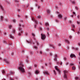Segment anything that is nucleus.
Instances as JSON below:
<instances>
[{"label":"nucleus","mask_w":80,"mask_h":80,"mask_svg":"<svg viewBox=\"0 0 80 80\" xmlns=\"http://www.w3.org/2000/svg\"><path fill=\"white\" fill-rule=\"evenodd\" d=\"M56 22H58V20H57V19H56Z\"/></svg>","instance_id":"nucleus-57"},{"label":"nucleus","mask_w":80,"mask_h":80,"mask_svg":"<svg viewBox=\"0 0 80 80\" xmlns=\"http://www.w3.org/2000/svg\"><path fill=\"white\" fill-rule=\"evenodd\" d=\"M53 72L55 75H56L57 74V72H56L55 71V70H54Z\"/></svg>","instance_id":"nucleus-34"},{"label":"nucleus","mask_w":80,"mask_h":80,"mask_svg":"<svg viewBox=\"0 0 80 80\" xmlns=\"http://www.w3.org/2000/svg\"><path fill=\"white\" fill-rule=\"evenodd\" d=\"M36 80H38V78H36Z\"/></svg>","instance_id":"nucleus-64"},{"label":"nucleus","mask_w":80,"mask_h":80,"mask_svg":"<svg viewBox=\"0 0 80 80\" xmlns=\"http://www.w3.org/2000/svg\"><path fill=\"white\" fill-rule=\"evenodd\" d=\"M63 72L64 73V78H65V79H67V75H66L67 73H68V72H67V70H64Z\"/></svg>","instance_id":"nucleus-3"},{"label":"nucleus","mask_w":80,"mask_h":80,"mask_svg":"<svg viewBox=\"0 0 80 80\" xmlns=\"http://www.w3.org/2000/svg\"><path fill=\"white\" fill-rule=\"evenodd\" d=\"M20 67H19V69L20 70L22 73H25V69L23 67L24 65L22 63V62H21L19 64Z\"/></svg>","instance_id":"nucleus-1"},{"label":"nucleus","mask_w":80,"mask_h":80,"mask_svg":"<svg viewBox=\"0 0 80 80\" xmlns=\"http://www.w3.org/2000/svg\"><path fill=\"white\" fill-rule=\"evenodd\" d=\"M3 43H7V41H4Z\"/></svg>","instance_id":"nucleus-38"},{"label":"nucleus","mask_w":80,"mask_h":80,"mask_svg":"<svg viewBox=\"0 0 80 80\" xmlns=\"http://www.w3.org/2000/svg\"><path fill=\"white\" fill-rule=\"evenodd\" d=\"M72 27L73 28H75V25H74V24H72Z\"/></svg>","instance_id":"nucleus-32"},{"label":"nucleus","mask_w":80,"mask_h":80,"mask_svg":"<svg viewBox=\"0 0 80 80\" xmlns=\"http://www.w3.org/2000/svg\"><path fill=\"white\" fill-rule=\"evenodd\" d=\"M11 55H14V53L13 52H12L11 53Z\"/></svg>","instance_id":"nucleus-50"},{"label":"nucleus","mask_w":80,"mask_h":80,"mask_svg":"<svg viewBox=\"0 0 80 80\" xmlns=\"http://www.w3.org/2000/svg\"><path fill=\"white\" fill-rule=\"evenodd\" d=\"M75 79H76V80H78V77H76V78H75Z\"/></svg>","instance_id":"nucleus-43"},{"label":"nucleus","mask_w":80,"mask_h":80,"mask_svg":"<svg viewBox=\"0 0 80 80\" xmlns=\"http://www.w3.org/2000/svg\"><path fill=\"white\" fill-rule=\"evenodd\" d=\"M40 30H42V28H40Z\"/></svg>","instance_id":"nucleus-63"},{"label":"nucleus","mask_w":80,"mask_h":80,"mask_svg":"<svg viewBox=\"0 0 80 80\" xmlns=\"http://www.w3.org/2000/svg\"><path fill=\"white\" fill-rule=\"evenodd\" d=\"M70 57L71 58H73V57H76V56L75 54H71Z\"/></svg>","instance_id":"nucleus-7"},{"label":"nucleus","mask_w":80,"mask_h":80,"mask_svg":"<svg viewBox=\"0 0 80 80\" xmlns=\"http://www.w3.org/2000/svg\"><path fill=\"white\" fill-rule=\"evenodd\" d=\"M49 45L50 47H52L53 48H54V49L55 48V47L54 46H53V45L50 44Z\"/></svg>","instance_id":"nucleus-16"},{"label":"nucleus","mask_w":80,"mask_h":80,"mask_svg":"<svg viewBox=\"0 0 80 80\" xmlns=\"http://www.w3.org/2000/svg\"><path fill=\"white\" fill-rule=\"evenodd\" d=\"M31 10H33V8H31Z\"/></svg>","instance_id":"nucleus-60"},{"label":"nucleus","mask_w":80,"mask_h":80,"mask_svg":"<svg viewBox=\"0 0 80 80\" xmlns=\"http://www.w3.org/2000/svg\"><path fill=\"white\" fill-rule=\"evenodd\" d=\"M29 61L28 60V59H26V62L27 63H28Z\"/></svg>","instance_id":"nucleus-42"},{"label":"nucleus","mask_w":80,"mask_h":80,"mask_svg":"<svg viewBox=\"0 0 80 80\" xmlns=\"http://www.w3.org/2000/svg\"><path fill=\"white\" fill-rule=\"evenodd\" d=\"M32 36H33V37H35V34L33 33H32Z\"/></svg>","instance_id":"nucleus-33"},{"label":"nucleus","mask_w":80,"mask_h":80,"mask_svg":"<svg viewBox=\"0 0 80 80\" xmlns=\"http://www.w3.org/2000/svg\"><path fill=\"white\" fill-rule=\"evenodd\" d=\"M67 17H65L64 18L63 20L64 21H66V20H67Z\"/></svg>","instance_id":"nucleus-22"},{"label":"nucleus","mask_w":80,"mask_h":80,"mask_svg":"<svg viewBox=\"0 0 80 80\" xmlns=\"http://www.w3.org/2000/svg\"><path fill=\"white\" fill-rule=\"evenodd\" d=\"M47 31H49V30H50V29H49V28H48L47 29Z\"/></svg>","instance_id":"nucleus-44"},{"label":"nucleus","mask_w":80,"mask_h":80,"mask_svg":"<svg viewBox=\"0 0 80 80\" xmlns=\"http://www.w3.org/2000/svg\"><path fill=\"white\" fill-rule=\"evenodd\" d=\"M67 59L66 58L64 57V60H67Z\"/></svg>","instance_id":"nucleus-35"},{"label":"nucleus","mask_w":80,"mask_h":80,"mask_svg":"<svg viewBox=\"0 0 80 80\" xmlns=\"http://www.w3.org/2000/svg\"><path fill=\"white\" fill-rule=\"evenodd\" d=\"M7 3L8 4H10V2L8 1H7Z\"/></svg>","instance_id":"nucleus-37"},{"label":"nucleus","mask_w":80,"mask_h":80,"mask_svg":"<svg viewBox=\"0 0 80 80\" xmlns=\"http://www.w3.org/2000/svg\"><path fill=\"white\" fill-rule=\"evenodd\" d=\"M19 30V33L18 34V36H20L21 35H22L23 34V31L22 30V29L19 27L18 29Z\"/></svg>","instance_id":"nucleus-2"},{"label":"nucleus","mask_w":80,"mask_h":80,"mask_svg":"<svg viewBox=\"0 0 80 80\" xmlns=\"http://www.w3.org/2000/svg\"><path fill=\"white\" fill-rule=\"evenodd\" d=\"M73 13L74 14V15L75 16H76V14H75V12H73Z\"/></svg>","instance_id":"nucleus-39"},{"label":"nucleus","mask_w":80,"mask_h":80,"mask_svg":"<svg viewBox=\"0 0 80 80\" xmlns=\"http://www.w3.org/2000/svg\"><path fill=\"white\" fill-rule=\"evenodd\" d=\"M76 69L75 67V66H73L72 67V69L73 70H75V69Z\"/></svg>","instance_id":"nucleus-21"},{"label":"nucleus","mask_w":80,"mask_h":80,"mask_svg":"<svg viewBox=\"0 0 80 80\" xmlns=\"http://www.w3.org/2000/svg\"><path fill=\"white\" fill-rule=\"evenodd\" d=\"M65 42H66L67 43H69V41H68V39H65Z\"/></svg>","instance_id":"nucleus-17"},{"label":"nucleus","mask_w":80,"mask_h":80,"mask_svg":"<svg viewBox=\"0 0 80 80\" xmlns=\"http://www.w3.org/2000/svg\"><path fill=\"white\" fill-rule=\"evenodd\" d=\"M8 28H12V26L11 25H10Z\"/></svg>","instance_id":"nucleus-30"},{"label":"nucleus","mask_w":80,"mask_h":80,"mask_svg":"<svg viewBox=\"0 0 80 80\" xmlns=\"http://www.w3.org/2000/svg\"><path fill=\"white\" fill-rule=\"evenodd\" d=\"M40 53H41V54H42V51H40Z\"/></svg>","instance_id":"nucleus-41"},{"label":"nucleus","mask_w":80,"mask_h":80,"mask_svg":"<svg viewBox=\"0 0 80 80\" xmlns=\"http://www.w3.org/2000/svg\"><path fill=\"white\" fill-rule=\"evenodd\" d=\"M0 8H1L2 10V11H3V10H4V9H3V6H2V5H0Z\"/></svg>","instance_id":"nucleus-10"},{"label":"nucleus","mask_w":80,"mask_h":80,"mask_svg":"<svg viewBox=\"0 0 80 80\" xmlns=\"http://www.w3.org/2000/svg\"><path fill=\"white\" fill-rule=\"evenodd\" d=\"M72 48L73 49V50H78V48H74V47H73Z\"/></svg>","instance_id":"nucleus-20"},{"label":"nucleus","mask_w":80,"mask_h":80,"mask_svg":"<svg viewBox=\"0 0 80 80\" xmlns=\"http://www.w3.org/2000/svg\"><path fill=\"white\" fill-rule=\"evenodd\" d=\"M72 31H73V32H75V30L73 29H72Z\"/></svg>","instance_id":"nucleus-52"},{"label":"nucleus","mask_w":80,"mask_h":80,"mask_svg":"<svg viewBox=\"0 0 80 80\" xmlns=\"http://www.w3.org/2000/svg\"><path fill=\"white\" fill-rule=\"evenodd\" d=\"M78 44L79 45V46H80V43H78Z\"/></svg>","instance_id":"nucleus-59"},{"label":"nucleus","mask_w":80,"mask_h":80,"mask_svg":"<svg viewBox=\"0 0 80 80\" xmlns=\"http://www.w3.org/2000/svg\"><path fill=\"white\" fill-rule=\"evenodd\" d=\"M70 65V66H73V65H74V64H73V63H71Z\"/></svg>","instance_id":"nucleus-31"},{"label":"nucleus","mask_w":80,"mask_h":80,"mask_svg":"<svg viewBox=\"0 0 80 80\" xmlns=\"http://www.w3.org/2000/svg\"><path fill=\"white\" fill-rule=\"evenodd\" d=\"M58 17L60 18V19H62V16L61 14H60L58 15Z\"/></svg>","instance_id":"nucleus-11"},{"label":"nucleus","mask_w":80,"mask_h":80,"mask_svg":"<svg viewBox=\"0 0 80 80\" xmlns=\"http://www.w3.org/2000/svg\"><path fill=\"white\" fill-rule=\"evenodd\" d=\"M15 73V72H13L11 71L10 72L9 74L10 75H13Z\"/></svg>","instance_id":"nucleus-12"},{"label":"nucleus","mask_w":80,"mask_h":80,"mask_svg":"<svg viewBox=\"0 0 80 80\" xmlns=\"http://www.w3.org/2000/svg\"><path fill=\"white\" fill-rule=\"evenodd\" d=\"M25 35L27 36V35H28V33H25Z\"/></svg>","instance_id":"nucleus-62"},{"label":"nucleus","mask_w":80,"mask_h":80,"mask_svg":"<svg viewBox=\"0 0 80 80\" xmlns=\"http://www.w3.org/2000/svg\"><path fill=\"white\" fill-rule=\"evenodd\" d=\"M10 38H14V37L13 36L12 34H10Z\"/></svg>","instance_id":"nucleus-15"},{"label":"nucleus","mask_w":80,"mask_h":80,"mask_svg":"<svg viewBox=\"0 0 80 80\" xmlns=\"http://www.w3.org/2000/svg\"><path fill=\"white\" fill-rule=\"evenodd\" d=\"M57 55H56L54 56V60L55 61H57Z\"/></svg>","instance_id":"nucleus-8"},{"label":"nucleus","mask_w":80,"mask_h":80,"mask_svg":"<svg viewBox=\"0 0 80 80\" xmlns=\"http://www.w3.org/2000/svg\"><path fill=\"white\" fill-rule=\"evenodd\" d=\"M72 4H76L75 1H73L72 2Z\"/></svg>","instance_id":"nucleus-23"},{"label":"nucleus","mask_w":80,"mask_h":80,"mask_svg":"<svg viewBox=\"0 0 80 80\" xmlns=\"http://www.w3.org/2000/svg\"><path fill=\"white\" fill-rule=\"evenodd\" d=\"M2 73L3 74H5V72L4 70H2Z\"/></svg>","instance_id":"nucleus-29"},{"label":"nucleus","mask_w":80,"mask_h":80,"mask_svg":"<svg viewBox=\"0 0 80 80\" xmlns=\"http://www.w3.org/2000/svg\"><path fill=\"white\" fill-rule=\"evenodd\" d=\"M9 44L10 45H12V43H11V42L10 41H9Z\"/></svg>","instance_id":"nucleus-27"},{"label":"nucleus","mask_w":80,"mask_h":80,"mask_svg":"<svg viewBox=\"0 0 80 80\" xmlns=\"http://www.w3.org/2000/svg\"><path fill=\"white\" fill-rule=\"evenodd\" d=\"M45 25H46V26H48V25H49V24H48V22L45 23Z\"/></svg>","instance_id":"nucleus-24"},{"label":"nucleus","mask_w":80,"mask_h":80,"mask_svg":"<svg viewBox=\"0 0 80 80\" xmlns=\"http://www.w3.org/2000/svg\"><path fill=\"white\" fill-rule=\"evenodd\" d=\"M60 65H62V62H60Z\"/></svg>","instance_id":"nucleus-46"},{"label":"nucleus","mask_w":80,"mask_h":80,"mask_svg":"<svg viewBox=\"0 0 80 80\" xmlns=\"http://www.w3.org/2000/svg\"><path fill=\"white\" fill-rule=\"evenodd\" d=\"M80 18V15L78 16V18Z\"/></svg>","instance_id":"nucleus-54"},{"label":"nucleus","mask_w":80,"mask_h":80,"mask_svg":"<svg viewBox=\"0 0 80 80\" xmlns=\"http://www.w3.org/2000/svg\"><path fill=\"white\" fill-rule=\"evenodd\" d=\"M29 7V4H28L27 5V7Z\"/></svg>","instance_id":"nucleus-53"},{"label":"nucleus","mask_w":80,"mask_h":80,"mask_svg":"<svg viewBox=\"0 0 80 80\" xmlns=\"http://www.w3.org/2000/svg\"><path fill=\"white\" fill-rule=\"evenodd\" d=\"M34 48H36V49H37L38 48V47H36V46H34Z\"/></svg>","instance_id":"nucleus-36"},{"label":"nucleus","mask_w":80,"mask_h":80,"mask_svg":"<svg viewBox=\"0 0 80 80\" xmlns=\"http://www.w3.org/2000/svg\"><path fill=\"white\" fill-rule=\"evenodd\" d=\"M32 20L33 22H35V23L36 25H37V24H38V21H37V20L35 19V18H32Z\"/></svg>","instance_id":"nucleus-5"},{"label":"nucleus","mask_w":80,"mask_h":80,"mask_svg":"<svg viewBox=\"0 0 80 80\" xmlns=\"http://www.w3.org/2000/svg\"><path fill=\"white\" fill-rule=\"evenodd\" d=\"M13 22H15V19H14L13 20Z\"/></svg>","instance_id":"nucleus-56"},{"label":"nucleus","mask_w":80,"mask_h":80,"mask_svg":"<svg viewBox=\"0 0 80 80\" xmlns=\"http://www.w3.org/2000/svg\"><path fill=\"white\" fill-rule=\"evenodd\" d=\"M27 42H28V43H31L32 42L31 41H30V42L28 41H27Z\"/></svg>","instance_id":"nucleus-45"},{"label":"nucleus","mask_w":80,"mask_h":80,"mask_svg":"<svg viewBox=\"0 0 80 80\" xmlns=\"http://www.w3.org/2000/svg\"><path fill=\"white\" fill-rule=\"evenodd\" d=\"M41 35L42 40H45L46 38V36L45 34H41Z\"/></svg>","instance_id":"nucleus-4"},{"label":"nucleus","mask_w":80,"mask_h":80,"mask_svg":"<svg viewBox=\"0 0 80 80\" xmlns=\"http://www.w3.org/2000/svg\"><path fill=\"white\" fill-rule=\"evenodd\" d=\"M41 18V17L40 15H39L38 16V19H40Z\"/></svg>","instance_id":"nucleus-28"},{"label":"nucleus","mask_w":80,"mask_h":80,"mask_svg":"<svg viewBox=\"0 0 80 80\" xmlns=\"http://www.w3.org/2000/svg\"><path fill=\"white\" fill-rule=\"evenodd\" d=\"M5 62H6V63H8V64H9V62L6 61V60H4Z\"/></svg>","instance_id":"nucleus-26"},{"label":"nucleus","mask_w":80,"mask_h":80,"mask_svg":"<svg viewBox=\"0 0 80 80\" xmlns=\"http://www.w3.org/2000/svg\"><path fill=\"white\" fill-rule=\"evenodd\" d=\"M5 21H6V22H8V19H6L5 20Z\"/></svg>","instance_id":"nucleus-40"},{"label":"nucleus","mask_w":80,"mask_h":80,"mask_svg":"<svg viewBox=\"0 0 80 80\" xmlns=\"http://www.w3.org/2000/svg\"><path fill=\"white\" fill-rule=\"evenodd\" d=\"M79 33H80V32L78 31V34H79Z\"/></svg>","instance_id":"nucleus-61"},{"label":"nucleus","mask_w":80,"mask_h":80,"mask_svg":"<svg viewBox=\"0 0 80 80\" xmlns=\"http://www.w3.org/2000/svg\"><path fill=\"white\" fill-rule=\"evenodd\" d=\"M77 23L78 24H80V22L78 21H77Z\"/></svg>","instance_id":"nucleus-47"},{"label":"nucleus","mask_w":80,"mask_h":80,"mask_svg":"<svg viewBox=\"0 0 80 80\" xmlns=\"http://www.w3.org/2000/svg\"><path fill=\"white\" fill-rule=\"evenodd\" d=\"M12 32L13 33H16V31H15V29H13L12 30Z\"/></svg>","instance_id":"nucleus-14"},{"label":"nucleus","mask_w":80,"mask_h":80,"mask_svg":"<svg viewBox=\"0 0 80 80\" xmlns=\"http://www.w3.org/2000/svg\"><path fill=\"white\" fill-rule=\"evenodd\" d=\"M37 27V25H35L34 26V28H36Z\"/></svg>","instance_id":"nucleus-51"},{"label":"nucleus","mask_w":80,"mask_h":80,"mask_svg":"<svg viewBox=\"0 0 80 80\" xmlns=\"http://www.w3.org/2000/svg\"><path fill=\"white\" fill-rule=\"evenodd\" d=\"M54 67H55V69L57 71L58 73L59 74H60V73H61L60 71V70H59L57 66H55Z\"/></svg>","instance_id":"nucleus-6"},{"label":"nucleus","mask_w":80,"mask_h":80,"mask_svg":"<svg viewBox=\"0 0 80 80\" xmlns=\"http://www.w3.org/2000/svg\"><path fill=\"white\" fill-rule=\"evenodd\" d=\"M43 73L44 74H46L47 75H49V73L48 71H46V72H43Z\"/></svg>","instance_id":"nucleus-9"},{"label":"nucleus","mask_w":80,"mask_h":80,"mask_svg":"<svg viewBox=\"0 0 80 80\" xmlns=\"http://www.w3.org/2000/svg\"><path fill=\"white\" fill-rule=\"evenodd\" d=\"M38 73H39V71L38 70H36V71H35L36 74H38Z\"/></svg>","instance_id":"nucleus-19"},{"label":"nucleus","mask_w":80,"mask_h":80,"mask_svg":"<svg viewBox=\"0 0 80 80\" xmlns=\"http://www.w3.org/2000/svg\"><path fill=\"white\" fill-rule=\"evenodd\" d=\"M18 17L19 18H20V15H18Z\"/></svg>","instance_id":"nucleus-55"},{"label":"nucleus","mask_w":80,"mask_h":80,"mask_svg":"<svg viewBox=\"0 0 80 80\" xmlns=\"http://www.w3.org/2000/svg\"><path fill=\"white\" fill-rule=\"evenodd\" d=\"M76 9H77V10H78V7H75Z\"/></svg>","instance_id":"nucleus-58"},{"label":"nucleus","mask_w":80,"mask_h":80,"mask_svg":"<svg viewBox=\"0 0 80 80\" xmlns=\"http://www.w3.org/2000/svg\"><path fill=\"white\" fill-rule=\"evenodd\" d=\"M34 40H35V42L36 43L37 45L38 46V41H37V40H36V39H35V38H34Z\"/></svg>","instance_id":"nucleus-13"},{"label":"nucleus","mask_w":80,"mask_h":80,"mask_svg":"<svg viewBox=\"0 0 80 80\" xmlns=\"http://www.w3.org/2000/svg\"><path fill=\"white\" fill-rule=\"evenodd\" d=\"M47 12L48 13H50V10L48 9L47 11Z\"/></svg>","instance_id":"nucleus-25"},{"label":"nucleus","mask_w":80,"mask_h":80,"mask_svg":"<svg viewBox=\"0 0 80 80\" xmlns=\"http://www.w3.org/2000/svg\"><path fill=\"white\" fill-rule=\"evenodd\" d=\"M3 34H4L5 35H7V33H6L5 32H4Z\"/></svg>","instance_id":"nucleus-49"},{"label":"nucleus","mask_w":80,"mask_h":80,"mask_svg":"<svg viewBox=\"0 0 80 80\" xmlns=\"http://www.w3.org/2000/svg\"><path fill=\"white\" fill-rule=\"evenodd\" d=\"M10 80H14V79H13L12 78H10Z\"/></svg>","instance_id":"nucleus-48"},{"label":"nucleus","mask_w":80,"mask_h":80,"mask_svg":"<svg viewBox=\"0 0 80 80\" xmlns=\"http://www.w3.org/2000/svg\"><path fill=\"white\" fill-rule=\"evenodd\" d=\"M1 19L2 21H3V16H1Z\"/></svg>","instance_id":"nucleus-18"}]
</instances>
